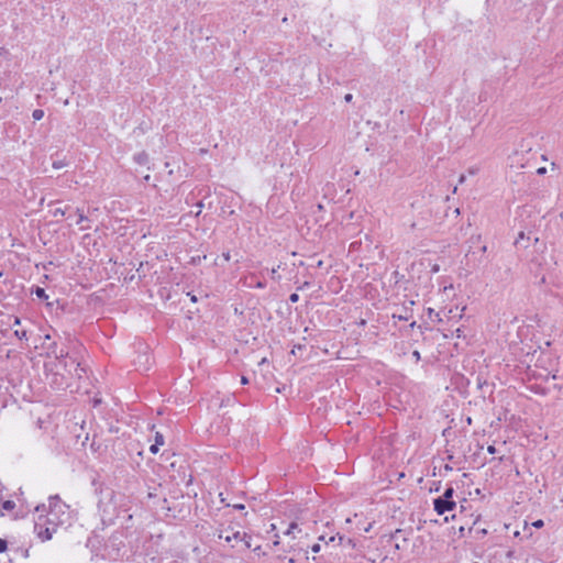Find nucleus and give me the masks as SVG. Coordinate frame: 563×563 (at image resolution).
I'll return each instance as SVG.
<instances>
[{
	"label": "nucleus",
	"mask_w": 563,
	"mask_h": 563,
	"mask_svg": "<svg viewBox=\"0 0 563 563\" xmlns=\"http://www.w3.org/2000/svg\"><path fill=\"white\" fill-rule=\"evenodd\" d=\"M256 287H257V288H264V287H265V284H264V283H262V282H258V283L256 284Z\"/></svg>",
	"instance_id": "a878e982"
},
{
	"label": "nucleus",
	"mask_w": 563,
	"mask_h": 563,
	"mask_svg": "<svg viewBox=\"0 0 563 563\" xmlns=\"http://www.w3.org/2000/svg\"><path fill=\"white\" fill-rule=\"evenodd\" d=\"M544 172H545V168H543V167L538 169V173H540V174H542Z\"/></svg>",
	"instance_id": "c756f323"
},
{
	"label": "nucleus",
	"mask_w": 563,
	"mask_h": 563,
	"mask_svg": "<svg viewBox=\"0 0 563 563\" xmlns=\"http://www.w3.org/2000/svg\"><path fill=\"white\" fill-rule=\"evenodd\" d=\"M472 528H473V527L465 528L464 526H461V527L459 528V536H460V537H465V536H466V532H471V531H472Z\"/></svg>",
	"instance_id": "1a4fd4ad"
},
{
	"label": "nucleus",
	"mask_w": 563,
	"mask_h": 563,
	"mask_svg": "<svg viewBox=\"0 0 563 563\" xmlns=\"http://www.w3.org/2000/svg\"><path fill=\"white\" fill-rule=\"evenodd\" d=\"M334 540H335V537H331V538L329 539V542H333Z\"/></svg>",
	"instance_id": "72a5a7b5"
},
{
	"label": "nucleus",
	"mask_w": 563,
	"mask_h": 563,
	"mask_svg": "<svg viewBox=\"0 0 563 563\" xmlns=\"http://www.w3.org/2000/svg\"><path fill=\"white\" fill-rule=\"evenodd\" d=\"M280 544V539H279V534L276 533L275 534V539L273 541V547H278Z\"/></svg>",
	"instance_id": "dca6fc26"
},
{
	"label": "nucleus",
	"mask_w": 563,
	"mask_h": 563,
	"mask_svg": "<svg viewBox=\"0 0 563 563\" xmlns=\"http://www.w3.org/2000/svg\"><path fill=\"white\" fill-rule=\"evenodd\" d=\"M434 510L438 515H443L446 511H452L456 507V503L454 500H446L437 498L433 501Z\"/></svg>",
	"instance_id": "f03ea898"
},
{
	"label": "nucleus",
	"mask_w": 563,
	"mask_h": 563,
	"mask_svg": "<svg viewBox=\"0 0 563 563\" xmlns=\"http://www.w3.org/2000/svg\"><path fill=\"white\" fill-rule=\"evenodd\" d=\"M320 550H321V547H320V544H319V543H316V544H313V545L311 547V551H312L313 553H318Z\"/></svg>",
	"instance_id": "f3484780"
},
{
	"label": "nucleus",
	"mask_w": 563,
	"mask_h": 563,
	"mask_svg": "<svg viewBox=\"0 0 563 563\" xmlns=\"http://www.w3.org/2000/svg\"><path fill=\"white\" fill-rule=\"evenodd\" d=\"M85 220H87V218L84 216V213H80L78 222H82Z\"/></svg>",
	"instance_id": "393cba45"
},
{
	"label": "nucleus",
	"mask_w": 563,
	"mask_h": 563,
	"mask_svg": "<svg viewBox=\"0 0 563 563\" xmlns=\"http://www.w3.org/2000/svg\"><path fill=\"white\" fill-rule=\"evenodd\" d=\"M291 302H297L299 300L298 294H291L289 297Z\"/></svg>",
	"instance_id": "6ab92c4d"
},
{
	"label": "nucleus",
	"mask_w": 563,
	"mask_h": 563,
	"mask_svg": "<svg viewBox=\"0 0 563 563\" xmlns=\"http://www.w3.org/2000/svg\"><path fill=\"white\" fill-rule=\"evenodd\" d=\"M241 541L244 542L245 544V548H251V538L246 534V537L244 539H242Z\"/></svg>",
	"instance_id": "4468645a"
},
{
	"label": "nucleus",
	"mask_w": 563,
	"mask_h": 563,
	"mask_svg": "<svg viewBox=\"0 0 563 563\" xmlns=\"http://www.w3.org/2000/svg\"><path fill=\"white\" fill-rule=\"evenodd\" d=\"M202 258L205 260L206 258V255L202 256ZM201 261V257L200 256H197V257H191L190 260V263L191 264H197Z\"/></svg>",
	"instance_id": "2eb2a0df"
},
{
	"label": "nucleus",
	"mask_w": 563,
	"mask_h": 563,
	"mask_svg": "<svg viewBox=\"0 0 563 563\" xmlns=\"http://www.w3.org/2000/svg\"><path fill=\"white\" fill-rule=\"evenodd\" d=\"M241 383H242V384H247V383H249V380H247V378H246L245 376H243V377H242V379H241Z\"/></svg>",
	"instance_id": "bb28decb"
},
{
	"label": "nucleus",
	"mask_w": 563,
	"mask_h": 563,
	"mask_svg": "<svg viewBox=\"0 0 563 563\" xmlns=\"http://www.w3.org/2000/svg\"><path fill=\"white\" fill-rule=\"evenodd\" d=\"M196 300H197V299H196V297H195V296H192V297H191V301L196 302Z\"/></svg>",
	"instance_id": "f704fd0d"
},
{
	"label": "nucleus",
	"mask_w": 563,
	"mask_h": 563,
	"mask_svg": "<svg viewBox=\"0 0 563 563\" xmlns=\"http://www.w3.org/2000/svg\"><path fill=\"white\" fill-rule=\"evenodd\" d=\"M34 292H35V295L38 298H42V299H47L48 298V296L46 295L45 290L43 288H41V287H37Z\"/></svg>",
	"instance_id": "6e6552de"
},
{
	"label": "nucleus",
	"mask_w": 563,
	"mask_h": 563,
	"mask_svg": "<svg viewBox=\"0 0 563 563\" xmlns=\"http://www.w3.org/2000/svg\"><path fill=\"white\" fill-rule=\"evenodd\" d=\"M287 552H296V551H302L301 548H299L297 544H289Z\"/></svg>",
	"instance_id": "f8f14e48"
},
{
	"label": "nucleus",
	"mask_w": 563,
	"mask_h": 563,
	"mask_svg": "<svg viewBox=\"0 0 563 563\" xmlns=\"http://www.w3.org/2000/svg\"><path fill=\"white\" fill-rule=\"evenodd\" d=\"M454 489L452 487L446 488L440 499L453 500Z\"/></svg>",
	"instance_id": "423d86ee"
},
{
	"label": "nucleus",
	"mask_w": 563,
	"mask_h": 563,
	"mask_svg": "<svg viewBox=\"0 0 563 563\" xmlns=\"http://www.w3.org/2000/svg\"><path fill=\"white\" fill-rule=\"evenodd\" d=\"M246 537V533H241L240 531L232 532V534H228L224 537V540L228 543H231L232 541H240Z\"/></svg>",
	"instance_id": "20e7f679"
},
{
	"label": "nucleus",
	"mask_w": 563,
	"mask_h": 563,
	"mask_svg": "<svg viewBox=\"0 0 563 563\" xmlns=\"http://www.w3.org/2000/svg\"><path fill=\"white\" fill-rule=\"evenodd\" d=\"M482 533H483V534H486V533H487V530H486V529H483V530H482Z\"/></svg>",
	"instance_id": "c9c22d12"
},
{
	"label": "nucleus",
	"mask_w": 563,
	"mask_h": 563,
	"mask_svg": "<svg viewBox=\"0 0 563 563\" xmlns=\"http://www.w3.org/2000/svg\"><path fill=\"white\" fill-rule=\"evenodd\" d=\"M478 519H479V516H476V518L473 520V523H472V525H473V526H475V525H476V522L478 521Z\"/></svg>",
	"instance_id": "cd10ccee"
},
{
	"label": "nucleus",
	"mask_w": 563,
	"mask_h": 563,
	"mask_svg": "<svg viewBox=\"0 0 563 563\" xmlns=\"http://www.w3.org/2000/svg\"><path fill=\"white\" fill-rule=\"evenodd\" d=\"M158 446H159V445H157V444H153V445H151V446H150V451H151V453L156 454V453L158 452Z\"/></svg>",
	"instance_id": "a211bd4d"
},
{
	"label": "nucleus",
	"mask_w": 563,
	"mask_h": 563,
	"mask_svg": "<svg viewBox=\"0 0 563 563\" xmlns=\"http://www.w3.org/2000/svg\"><path fill=\"white\" fill-rule=\"evenodd\" d=\"M456 335H457L459 338L461 336V330H460V329H457V330H456Z\"/></svg>",
	"instance_id": "473e14b6"
},
{
	"label": "nucleus",
	"mask_w": 563,
	"mask_h": 563,
	"mask_svg": "<svg viewBox=\"0 0 563 563\" xmlns=\"http://www.w3.org/2000/svg\"><path fill=\"white\" fill-rule=\"evenodd\" d=\"M8 544L4 539H0V553H3L7 551Z\"/></svg>",
	"instance_id": "9b49d317"
},
{
	"label": "nucleus",
	"mask_w": 563,
	"mask_h": 563,
	"mask_svg": "<svg viewBox=\"0 0 563 563\" xmlns=\"http://www.w3.org/2000/svg\"><path fill=\"white\" fill-rule=\"evenodd\" d=\"M412 355L415 356V358H416L417 361H419V360H420V353H419V351H415V352L412 353Z\"/></svg>",
	"instance_id": "5701e85b"
},
{
	"label": "nucleus",
	"mask_w": 563,
	"mask_h": 563,
	"mask_svg": "<svg viewBox=\"0 0 563 563\" xmlns=\"http://www.w3.org/2000/svg\"><path fill=\"white\" fill-rule=\"evenodd\" d=\"M64 214H65V211L60 208L55 209V211H54V216H64Z\"/></svg>",
	"instance_id": "aec40b11"
},
{
	"label": "nucleus",
	"mask_w": 563,
	"mask_h": 563,
	"mask_svg": "<svg viewBox=\"0 0 563 563\" xmlns=\"http://www.w3.org/2000/svg\"><path fill=\"white\" fill-rule=\"evenodd\" d=\"M271 530H272V531H275V530H276V525H275V523H272V525H271Z\"/></svg>",
	"instance_id": "c85d7f7f"
},
{
	"label": "nucleus",
	"mask_w": 563,
	"mask_h": 563,
	"mask_svg": "<svg viewBox=\"0 0 563 563\" xmlns=\"http://www.w3.org/2000/svg\"><path fill=\"white\" fill-rule=\"evenodd\" d=\"M154 444H157V445H163L164 444V438L162 434L157 433L156 437H155V443Z\"/></svg>",
	"instance_id": "9d476101"
},
{
	"label": "nucleus",
	"mask_w": 563,
	"mask_h": 563,
	"mask_svg": "<svg viewBox=\"0 0 563 563\" xmlns=\"http://www.w3.org/2000/svg\"><path fill=\"white\" fill-rule=\"evenodd\" d=\"M15 509V503L13 500H4L1 505L0 516H4L7 512H11Z\"/></svg>",
	"instance_id": "7ed1b4c3"
},
{
	"label": "nucleus",
	"mask_w": 563,
	"mask_h": 563,
	"mask_svg": "<svg viewBox=\"0 0 563 563\" xmlns=\"http://www.w3.org/2000/svg\"><path fill=\"white\" fill-rule=\"evenodd\" d=\"M288 562H289V563H296V560H295L294 558H290V559L288 560Z\"/></svg>",
	"instance_id": "2f4dec72"
},
{
	"label": "nucleus",
	"mask_w": 563,
	"mask_h": 563,
	"mask_svg": "<svg viewBox=\"0 0 563 563\" xmlns=\"http://www.w3.org/2000/svg\"><path fill=\"white\" fill-rule=\"evenodd\" d=\"M295 531H298L300 532L301 530L299 529L298 525L296 522H291L288 527V529L285 531V536H291L295 533Z\"/></svg>",
	"instance_id": "39448f33"
},
{
	"label": "nucleus",
	"mask_w": 563,
	"mask_h": 563,
	"mask_svg": "<svg viewBox=\"0 0 563 563\" xmlns=\"http://www.w3.org/2000/svg\"><path fill=\"white\" fill-rule=\"evenodd\" d=\"M260 551H261V547H256V548H254V552H257V553H258Z\"/></svg>",
	"instance_id": "7c9ffc66"
},
{
	"label": "nucleus",
	"mask_w": 563,
	"mask_h": 563,
	"mask_svg": "<svg viewBox=\"0 0 563 563\" xmlns=\"http://www.w3.org/2000/svg\"><path fill=\"white\" fill-rule=\"evenodd\" d=\"M223 258H224V261H230V258H231L230 253L229 252L223 253Z\"/></svg>",
	"instance_id": "4be33fe9"
},
{
	"label": "nucleus",
	"mask_w": 563,
	"mask_h": 563,
	"mask_svg": "<svg viewBox=\"0 0 563 563\" xmlns=\"http://www.w3.org/2000/svg\"><path fill=\"white\" fill-rule=\"evenodd\" d=\"M487 451H488V453H490V454H495V453H496V448H495L494 445H489V446L487 448Z\"/></svg>",
	"instance_id": "412c9836"
},
{
	"label": "nucleus",
	"mask_w": 563,
	"mask_h": 563,
	"mask_svg": "<svg viewBox=\"0 0 563 563\" xmlns=\"http://www.w3.org/2000/svg\"><path fill=\"white\" fill-rule=\"evenodd\" d=\"M411 531L397 529L390 534V540L394 541V548L397 551H406L409 548Z\"/></svg>",
	"instance_id": "f257e3e1"
},
{
	"label": "nucleus",
	"mask_w": 563,
	"mask_h": 563,
	"mask_svg": "<svg viewBox=\"0 0 563 563\" xmlns=\"http://www.w3.org/2000/svg\"><path fill=\"white\" fill-rule=\"evenodd\" d=\"M532 526H533L534 528L540 529V528H542V527L544 526V522H543V520L538 519V520H536V521H533V522H532Z\"/></svg>",
	"instance_id": "ddd939ff"
},
{
	"label": "nucleus",
	"mask_w": 563,
	"mask_h": 563,
	"mask_svg": "<svg viewBox=\"0 0 563 563\" xmlns=\"http://www.w3.org/2000/svg\"><path fill=\"white\" fill-rule=\"evenodd\" d=\"M352 98H353V97H352V95H351V93H347V95L344 97V99H345V101H346V102H350V101L352 100Z\"/></svg>",
	"instance_id": "b1692460"
},
{
	"label": "nucleus",
	"mask_w": 563,
	"mask_h": 563,
	"mask_svg": "<svg viewBox=\"0 0 563 563\" xmlns=\"http://www.w3.org/2000/svg\"><path fill=\"white\" fill-rule=\"evenodd\" d=\"M32 117L34 120L38 121L44 117V111L41 109H36L33 111Z\"/></svg>",
	"instance_id": "0eeeda50"
}]
</instances>
